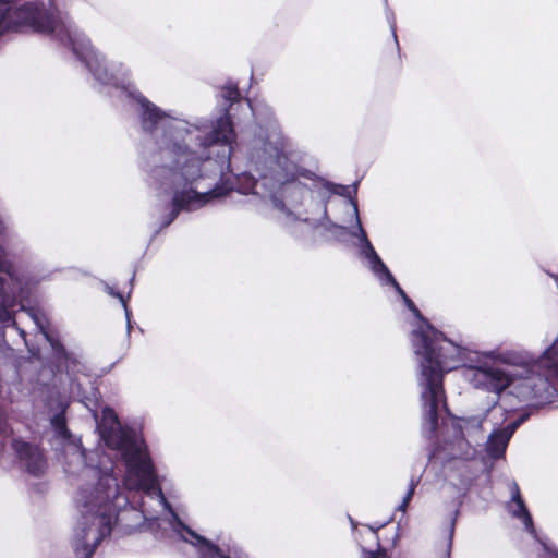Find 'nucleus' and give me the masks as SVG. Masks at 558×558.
<instances>
[{
    "mask_svg": "<svg viewBox=\"0 0 558 558\" xmlns=\"http://www.w3.org/2000/svg\"><path fill=\"white\" fill-rule=\"evenodd\" d=\"M52 425L56 430L62 436H69L70 432L66 427V421L63 414H57L52 418Z\"/></svg>",
    "mask_w": 558,
    "mask_h": 558,
    "instance_id": "f3484780",
    "label": "nucleus"
},
{
    "mask_svg": "<svg viewBox=\"0 0 558 558\" xmlns=\"http://www.w3.org/2000/svg\"><path fill=\"white\" fill-rule=\"evenodd\" d=\"M387 279V281L397 290V292L402 296V299L404 300V295H407V293L404 292V290L400 287V284L398 283V281L396 280V278L392 276V274H390V277H385Z\"/></svg>",
    "mask_w": 558,
    "mask_h": 558,
    "instance_id": "b1692460",
    "label": "nucleus"
},
{
    "mask_svg": "<svg viewBox=\"0 0 558 558\" xmlns=\"http://www.w3.org/2000/svg\"><path fill=\"white\" fill-rule=\"evenodd\" d=\"M207 548L213 554L211 558H230V556L226 555L219 546L211 542L208 543Z\"/></svg>",
    "mask_w": 558,
    "mask_h": 558,
    "instance_id": "412c9836",
    "label": "nucleus"
},
{
    "mask_svg": "<svg viewBox=\"0 0 558 558\" xmlns=\"http://www.w3.org/2000/svg\"><path fill=\"white\" fill-rule=\"evenodd\" d=\"M550 374L558 378V368H556L555 371H553Z\"/></svg>",
    "mask_w": 558,
    "mask_h": 558,
    "instance_id": "2f4dec72",
    "label": "nucleus"
},
{
    "mask_svg": "<svg viewBox=\"0 0 558 558\" xmlns=\"http://www.w3.org/2000/svg\"><path fill=\"white\" fill-rule=\"evenodd\" d=\"M235 137L236 135L229 108H225L223 116L217 120L216 125L211 132L208 133L207 141L210 144H223L229 146L228 151L230 155L232 150L231 144L235 141Z\"/></svg>",
    "mask_w": 558,
    "mask_h": 558,
    "instance_id": "1a4fd4ad",
    "label": "nucleus"
},
{
    "mask_svg": "<svg viewBox=\"0 0 558 558\" xmlns=\"http://www.w3.org/2000/svg\"><path fill=\"white\" fill-rule=\"evenodd\" d=\"M113 421L116 426L105 427L101 435L108 447L120 450L123 456L128 450H131V448L138 446L133 436L120 427L116 414H113Z\"/></svg>",
    "mask_w": 558,
    "mask_h": 558,
    "instance_id": "9d476101",
    "label": "nucleus"
},
{
    "mask_svg": "<svg viewBox=\"0 0 558 558\" xmlns=\"http://www.w3.org/2000/svg\"><path fill=\"white\" fill-rule=\"evenodd\" d=\"M128 474L136 481L134 488H161L158 474L149 453L141 447L131 448L123 454Z\"/></svg>",
    "mask_w": 558,
    "mask_h": 558,
    "instance_id": "39448f33",
    "label": "nucleus"
},
{
    "mask_svg": "<svg viewBox=\"0 0 558 558\" xmlns=\"http://www.w3.org/2000/svg\"><path fill=\"white\" fill-rule=\"evenodd\" d=\"M526 415H521L515 421L509 423L506 427L499 429L500 432H504V434H508L509 439H511L514 432L518 429V427L525 421Z\"/></svg>",
    "mask_w": 558,
    "mask_h": 558,
    "instance_id": "a211bd4d",
    "label": "nucleus"
},
{
    "mask_svg": "<svg viewBox=\"0 0 558 558\" xmlns=\"http://www.w3.org/2000/svg\"><path fill=\"white\" fill-rule=\"evenodd\" d=\"M293 184L302 185L300 181H292Z\"/></svg>",
    "mask_w": 558,
    "mask_h": 558,
    "instance_id": "f704fd0d",
    "label": "nucleus"
},
{
    "mask_svg": "<svg viewBox=\"0 0 558 558\" xmlns=\"http://www.w3.org/2000/svg\"><path fill=\"white\" fill-rule=\"evenodd\" d=\"M415 353L423 356L422 399L429 421L437 424L440 402L446 403L444 376L458 367L460 348L429 323L411 333Z\"/></svg>",
    "mask_w": 558,
    "mask_h": 558,
    "instance_id": "f03ea898",
    "label": "nucleus"
},
{
    "mask_svg": "<svg viewBox=\"0 0 558 558\" xmlns=\"http://www.w3.org/2000/svg\"><path fill=\"white\" fill-rule=\"evenodd\" d=\"M510 439L508 434L504 432L495 430L490 434L486 445V451L493 459H500L504 457Z\"/></svg>",
    "mask_w": 558,
    "mask_h": 558,
    "instance_id": "ddd939ff",
    "label": "nucleus"
},
{
    "mask_svg": "<svg viewBox=\"0 0 558 558\" xmlns=\"http://www.w3.org/2000/svg\"><path fill=\"white\" fill-rule=\"evenodd\" d=\"M12 449L17 458L25 462L27 472L33 476H41L47 469V460L43 452L32 444L13 439Z\"/></svg>",
    "mask_w": 558,
    "mask_h": 558,
    "instance_id": "0eeeda50",
    "label": "nucleus"
},
{
    "mask_svg": "<svg viewBox=\"0 0 558 558\" xmlns=\"http://www.w3.org/2000/svg\"><path fill=\"white\" fill-rule=\"evenodd\" d=\"M404 303L405 305L408 306V308L410 311H412L414 314H416L417 316L421 315L418 308L416 307V305L414 304V302L408 296V295H404Z\"/></svg>",
    "mask_w": 558,
    "mask_h": 558,
    "instance_id": "393cba45",
    "label": "nucleus"
},
{
    "mask_svg": "<svg viewBox=\"0 0 558 558\" xmlns=\"http://www.w3.org/2000/svg\"><path fill=\"white\" fill-rule=\"evenodd\" d=\"M507 488L518 489L519 486H518V484L514 481H511V482L507 483Z\"/></svg>",
    "mask_w": 558,
    "mask_h": 558,
    "instance_id": "c85d7f7f",
    "label": "nucleus"
},
{
    "mask_svg": "<svg viewBox=\"0 0 558 558\" xmlns=\"http://www.w3.org/2000/svg\"><path fill=\"white\" fill-rule=\"evenodd\" d=\"M15 0H0V3L1 4H10L12 2H14Z\"/></svg>",
    "mask_w": 558,
    "mask_h": 558,
    "instance_id": "7c9ffc66",
    "label": "nucleus"
},
{
    "mask_svg": "<svg viewBox=\"0 0 558 558\" xmlns=\"http://www.w3.org/2000/svg\"><path fill=\"white\" fill-rule=\"evenodd\" d=\"M141 106L143 109L141 114L142 126L144 131L153 133L157 129L158 123L165 118V113L146 98L141 100Z\"/></svg>",
    "mask_w": 558,
    "mask_h": 558,
    "instance_id": "9b49d317",
    "label": "nucleus"
},
{
    "mask_svg": "<svg viewBox=\"0 0 558 558\" xmlns=\"http://www.w3.org/2000/svg\"><path fill=\"white\" fill-rule=\"evenodd\" d=\"M392 36H393V41H395L396 46L398 47L397 35L395 33H392Z\"/></svg>",
    "mask_w": 558,
    "mask_h": 558,
    "instance_id": "473e14b6",
    "label": "nucleus"
},
{
    "mask_svg": "<svg viewBox=\"0 0 558 558\" xmlns=\"http://www.w3.org/2000/svg\"><path fill=\"white\" fill-rule=\"evenodd\" d=\"M8 423L4 413L0 409V434H4L7 432Z\"/></svg>",
    "mask_w": 558,
    "mask_h": 558,
    "instance_id": "a878e982",
    "label": "nucleus"
},
{
    "mask_svg": "<svg viewBox=\"0 0 558 558\" xmlns=\"http://www.w3.org/2000/svg\"><path fill=\"white\" fill-rule=\"evenodd\" d=\"M109 293H110L111 295H113V296L118 298V299L122 302L123 306H124V307H126V302H125L124 296H123V294H122V293H120V292H114L112 289H110V292H109Z\"/></svg>",
    "mask_w": 558,
    "mask_h": 558,
    "instance_id": "bb28decb",
    "label": "nucleus"
},
{
    "mask_svg": "<svg viewBox=\"0 0 558 558\" xmlns=\"http://www.w3.org/2000/svg\"><path fill=\"white\" fill-rule=\"evenodd\" d=\"M179 174V180H173L174 185H180L183 182L182 190H175L172 197V209L165 217L161 227L170 226L179 216L181 210H189L193 205H205L214 198H219L228 195L233 191L232 183L225 181L217 184L214 189L206 193H199L192 187L194 181L201 177V169L197 165H185Z\"/></svg>",
    "mask_w": 558,
    "mask_h": 558,
    "instance_id": "7ed1b4c3",
    "label": "nucleus"
},
{
    "mask_svg": "<svg viewBox=\"0 0 558 558\" xmlns=\"http://www.w3.org/2000/svg\"><path fill=\"white\" fill-rule=\"evenodd\" d=\"M128 490H78L76 508L82 521L75 529L73 550L76 558H92L102 539L109 536L114 525L135 517L140 511L129 499Z\"/></svg>",
    "mask_w": 558,
    "mask_h": 558,
    "instance_id": "f257e3e1",
    "label": "nucleus"
},
{
    "mask_svg": "<svg viewBox=\"0 0 558 558\" xmlns=\"http://www.w3.org/2000/svg\"><path fill=\"white\" fill-rule=\"evenodd\" d=\"M222 98L229 102V105L226 108L231 109V106L235 102H239L242 99L240 89L238 87V84L229 82L222 87Z\"/></svg>",
    "mask_w": 558,
    "mask_h": 558,
    "instance_id": "2eb2a0df",
    "label": "nucleus"
},
{
    "mask_svg": "<svg viewBox=\"0 0 558 558\" xmlns=\"http://www.w3.org/2000/svg\"><path fill=\"white\" fill-rule=\"evenodd\" d=\"M59 22L52 12L35 3L27 2L13 10L8 9L9 31L29 28L34 33L51 35L57 31Z\"/></svg>",
    "mask_w": 558,
    "mask_h": 558,
    "instance_id": "20e7f679",
    "label": "nucleus"
},
{
    "mask_svg": "<svg viewBox=\"0 0 558 558\" xmlns=\"http://www.w3.org/2000/svg\"><path fill=\"white\" fill-rule=\"evenodd\" d=\"M52 347L56 349V350H61L64 352V347L62 344H60L59 342H57L56 344L52 343Z\"/></svg>",
    "mask_w": 558,
    "mask_h": 558,
    "instance_id": "c756f323",
    "label": "nucleus"
},
{
    "mask_svg": "<svg viewBox=\"0 0 558 558\" xmlns=\"http://www.w3.org/2000/svg\"><path fill=\"white\" fill-rule=\"evenodd\" d=\"M365 240V246H366V256L368 257L372 269L375 274L379 276L390 277V270L385 265V263L381 260L379 255L376 253L375 248L373 247L372 243L368 241L367 236L364 234Z\"/></svg>",
    "mask_w": 558,
    "mask_h": 558,
    "instance_id": "4468645a",
    "label": "nucleus"
},
{
    "mask_svg": "<svg viewBox=\"0 0 558 558\" xmlns=\"http://www.w3.org/2000/svg\"><path fill=\"white\" fill-rule=\"evenodd\" d=\"M544 366L551 373L558 368V344L554 343L542 355Z\"/></svg>",
    "mask_w": 558,
    "mask_h": 558,
    "instance_id": "dca6fc26",
    "label": "nucleus"
},
{
    "mask_svg": "<svg viewBox=\"0 0 558 558\" xmlns=\"http://www.w3.org/2000/svg\"><path fill=\"white\" fill-rule=\"evenodd\" d=\"M144 492L147 493V494L154 493L157 496H159L162 500H166V498L163 496V490H161V489H158V490H144Z\"/></svg>",
    "mask_w": 558,
    "mask_h": 558,
    "instance_id": "cd10ccee",
    "label": "nucleus"
},
{
    "mask_svg": "<svg viewBox=\"0 0 558 558\" xmlns=\"http://www.w3.org/2000/svg\"><path fill=\"white\" fill-rule=\"evenodd\" d=\"M512 515L520 519L522 523L525 526V530L531 533L535 534V527L533 523V519L531 513L527 510V507L524 502V499L521 495V490H514L512 495V509H511Z\"/></svg>",
    "mask_w": 558,
    "mask_h": 558,
    "instance_id": "f8f14e48",
    "label": "nucleus"
},
{
    "mask_svg": "<svg viewBox=\"0 0 558 558\" xmlns=\"http://www.w3.org/2000/svg\"><path fill=\"white\" fill-rule=\"evenodd\" d=\"M123 527L128 531H131L133 526L125 524Z\"/></svg>",
    "mask_w": 558,
    "mask_h": 558,
    "instance_id": "72a5a7b5",
    "label": "nucleus"
},
{
    "mask_svg": "<svg viewBox=\"0 0 558 558\" xmlns=\"http://www.w3.org/2000/svg\"><path fill=\"white\" fill-rule=\"evenodd\" d=\"M12 265L0 257V320L2 323L12 322L16 325L10 310L15 304L14 295L9 291L8 279H12Z\"/></svg>",
    "mask_w": 558,
    "mask_h": 558,
    "instance_id": "6e6552de",
    "label": "nucleus"
},
{
    "mask_svg": "<svg viewBox=\"0 0 558 558\" xmlns=\"http://www.w3.org/2000/svg\"><path fill=\"white\" fill-rule=\"evenodd\" d=\"M414 493H415V490H408L405 496L402 499V502L398 506V510L403 511V512L407 510L410 501L413 498Z\"/></svg>",
    "mask_w": 558,
    "mask_h": 558,
    "instance_id": "5701e85b",
    "label": "nucleus"
},
{
    "mask_svg": "<svg viewBox=\"0 0 558 558\" xmlns=\"http://www.w3.org/2000/svg\"><path fill=\"white\" fill-rule=\"evenodd\" d=\"M8 27V9L0 8V35L9 32Z\"/></svg>",
    "mask_w": 558,
    "mask_h": 558,
    "instance_id": "aec40b11",
    "label": "nucleus"
},
{
    "mask_svg": "<svg viewBox=\"0 0 558 558\" xmlns=\"http://www.w3.org/2000/svg\"><path fill=\"white\" fill-rule=\"evenodd\" d=\"M112 472L113 469L111 468L110 473L104 476L102 480L105 481V483L102 484V488H111L112 486H114V488H120L118 480L112 475Z\"/></svg>",
    "mask_w": 558,
    "mask_h": 558,
    "instance_id": "6ab92c4d",
    "label": "nucleus"
},
{
    "mask_svg": "<svg viewBox=\"0 0 558 558\" xmlns=\"http://www.w3.org/2000/svg\"><path fill=\"white\" fill-rule=\"evenodd\" d=\"M183 529L184 531L191 535L194 539H196V542L201 545H204L207 547L208 543H210V541L206 539L205 537L198 535L196 532H194L192 529H190L187 525H183Z\"/></svg>",
    "mask_w": 558,
    "mask_h": 558,
    "instance_id": "4be33fe9",
    "label": "nucleus"
},
{
    "mask_svg": "<svg viewBox=\"0 0 558 558\" xmlns=\"http://www.w3.org/2000/svg\"><path fill=\"white\" fill-rule=\"evenodd\" d=\"M473 381L475 387L501 393L512 384V378L499 367H478L474 372Z\"/></svg>",
    "mask_w": 558,
    "mask_h": 558,
    "instance_id": "423d86ee",
    "label": "nucleus"
}]
</instances>
